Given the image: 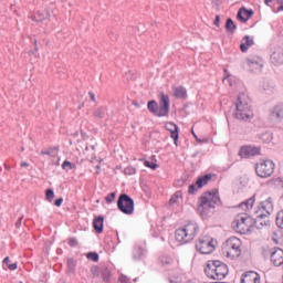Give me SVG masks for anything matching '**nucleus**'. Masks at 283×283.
Listing matches in <instances>:
<instances>
[{"label":"nucleus","instance_id":"473e14b6","mask_svg":"<svg viewBox=\"0 0 283 283\" xmlns=\"http://www.w3.org/2000/svg\"><path fill=\"white\" fill-rule=\"evenodd\" d=\"M182 198V191H177L169 200L170 207L174 205H178V199Z\"/></svg>","mask_w":283,"mask_h":283},{"label":"nucleus","instance_id":"ddd939ff","mask_svg":"<svg viewBox=\"0 0 283 283\" xmlns=\"http://www.w3.org/2000/svg\"><path fill=\"white\" fill-rule=\"evenodd\" d=\"M260 147L242 146L239 156H241V158H253V156H260Z\"/></svg>","mask_w":283,"mask_h":283},{"label":"nucleus","instance_id":"338daca9","mask_svg":"<svg viewBox=\"0 0 283 283\" xmlns=\"http://www.w3.org/2000/svg\"><path fill=\"white\" fill-rule=\"evenodd\" d=\"M21 151H25V148L22 147V148H21Z\"/></svg>","mask_w":283,"mask_h":283},{"label":"nucleus","instance_id":"9d476101","mask_svg":"<svg viewBox=\"0 0 283 283\" xmlns=\"http://www.w3.org/2000/svg\"><path fill=\"white\" fill-rule=\"evenodd\" d=\"M211 178H213L211 174H206L199 177L196 184H192L189 186L188 193H190V196L196 195V191H198V189H202V187H205L206 185H209Z\"/></svg>","mask_w":283,"mask_h":283},{"label":"nucleus","instance_id":"4be33fe9","mask_svg":"<svg viewBox=\"0 0 283 283\" xmlns=\"http://www.w3.org/2000/svg\"><path fill=\"white\" fill-rule=\"evenodd\" d=\"M45 19H50V9L38 11L36 14H34L32 18V20L36 23H41V21H45Z\"/></svg>","mask_w":283,"mask_h":283},{"label":"nucleus","instance_id":"6ab92c4d","mask_svg":"<svg viewBox=\"0 0 283 283\" xmlns=\"http://www.w3.org/2000/svg\"><path fill=\"white\" fill-rule=\"evenodd\" d=\"M261 209L265 211V216L273 213V198L269 197L265 201H262Z\"/></svg>","mask_w":283,"mask_h":283},{"label":"nucleus","instance_id":"58836bf2","mask_svg":"<svg viewBox=\"0 0 283 283\" xmlns=\"http://www.w3.org/2000/svg\"><path fill=\"white\" fill-rule=\"evenodd\" d=\"M134 260H140L143 258V248H137L133 254Z\"/></svg>","mask_w":283,"mask_h":283},{"label":"nucleus","instance_id":"0e129e2a","mask_svg":"<svg viewBox=\"0 0 283 283\" xmlns=\"http://www.w3.org/2000/svg\"><path fill=\"white\" fill-rule=\"evenodd\" d=\"M85 151H90V146H86V147H85Z\"/></svg>","mask_w":283,"mask_h":283},{"label":"nucleus","instance_id":"5fc2aeb1","mask_svg":"<svg viewBox=\"0 0 283 283\" xmlns=\"http://www.w3.org/2000/svg\"><path fill=\"white\" fill-rule=\"evenodd\" d=\"M3 264H7V266L10 264V256L3 259Z\"/></svg>","mask_w":283,"mask_h":283},{"label":"nucleus","instance_id":"bb28decb","mask_svg":"<svg viewBox=\"0 0 283 283\" xmlns=\"http://www.w3.org/2000/svg\"><path fill=\"white\" fill-rule=\"evenodd\" d=\"M238 30V25L235 22H233V19L228 18L226 21V31L228 34H235V31Z\"/></svg>","mask_w":283,"mask_h":283},{"label":"nucleus","instance_id":"f257e3e1","mask_svg":"<svg viewBox=\"0 0 283 283\" xmlns=\"http://www.w3.org/2000/svg\"><path fill=\"white\" fill-rule=\"evenodd\" d=\"M249 103L250 101L247 94L241 93L238 95L235 112L233 114L237 120H241L243 123H251V119L253 118V111L251 109V105Z\"/></svg>","mask_w":283,"mask_h":283},{"label":"nucleus","instance_id":"dca6fc26","mask_svg":"<svg viewBox=\"0 0 283 283\" xmlns=\"http://www.w3.org/2000/svg\"><path fill=\"white\" fill-rule=\"evenodd\" d=\"M241 283H260V274L255 271H248L242 274Z\"/></svg>","mask_w":283,"mask_h":283},{"label":"nucleus","instance_id":"393cba45","mask_svg":"<svg viewBox=\"0 0 283 283\" xmlns=\"http://www.w3.org/2000/svg\"><path fill=\"white\" fill-rule=\"evenodd\" d=\"M172 96H175V98H187V88H185V86H174Z\"/></svg>","mask_w":283,"mask_h":283},{"label":"nucleus","instance_id":"72a5a7b5","mask_svg":"<svg viewBox=\"0 0 283 283\" xmlns=\"http://www.w3.org/2000/svg\"><path fill=\"white\" fill-rule=\"evenodd\" d=\"M45 200L48 202H52V200H54V190L52 188L45 190Z\"/></svg>","mask_w":283,"mask_h":283},{"label":"nucleus","instance_id":"f03ea898","mask_svg":"<svg viewBox=\"0 0 283 283\" xmlns=\"http://www.w3.org/2000/svg\"><path fill=\"white\" fill-rule=\"evenodd\" d=\"M216 205H220V197L218 196V190L206 191L199 198L198 211L201 216H209L211 209H216Z\"/></svg>","mask_w":283,"mask_h":283},{"label":"nucleus","instance_id":"a211bd4d","mask_svg":"<svg viewBox=\"0 0 283 283\" xmlns=\"http://www.w3.org/2000/svg\"><path fill=\"white\" fill-rule=\"evenodd\" d=\"M251 17H253V11L251 9H247L244 7L239 9V11L237 13V19L239 21H241V23H247V21H249L251 19Z\"/></svg>","mask_w":283,"mask_h":283},{"label":"nucleus","instance_id":"864d4df0","mask_svg":"<svg viewBox=\"0 0 283 283\" xmlns=\"http://www.w3.org/2000/svg\"><path fill=\"white\" fill-rule=\"evenodd\" d=\"M81 134H82L83 140H87V138H88L87 133L81 130Z\"/></svg>","mask_w":283,"mask_h":283},{"label":"nucleus","instance_id":"39448f33","mask_svg":"<svg viewBox=\"0 0 283 283\" xmlns=\"http://www.w3.org/2000/svg\"><path fill=\"white\" fill-rule=\"evenodd\" d=\"M231 227L235 233L247 235V233L251 231V228L253 227V218L247 213L238 214L235 220L232 221Z\"/></svg>","mask_w":283,"mask_h":283},{"label":"nucleus","instance_id":"8fccbe9b","mask_svg":"<svg viewBox=\"0 0 283 283\" xmlns=\"http://www.w3.org/2000/svg\"><path fill=\"white\" fill-rule=\"evenodd\" d=\"M67 266H69L70 269H74V266H75V264H74V259H69V260H67Z\"/></svg>","mask_w":283,"mask_h":283},{"label":"nucleus","instance_id":"423d86ee","mask_svg":"<svg viewBox=\"0 0 283 283\" xmlns=\"http://www.w3.org/2000/svg\"><path fill=\"white\" fill-rule=\"evenodd\" d=\"M242 241L235 237L229 238L223 245V253H226L227 258H231V260H235V258H240L242 255Z\"/></svg>","mask_w":283,"mask_h":283},{"label":"nucleus","instance_id":"f704fd0d","mask_svg":"<svg viewBox=\"0 0 283 283\" xmlns=\"http://www.w3.org/2000/svg\"><path fill=\"white\" fill-rule=\"evenodd\" d=\"M276 226L279 229H283V210L276 214Z\"/></svg>","mask_w":283,"mask_h":283},{"label":"nucleus","instance_id":"680f3d73","mask_svg":"<svg viewBox=\"0 0 283 283\" xmlns=\"http://www.w3.org/2000/svg\"><path fill=\"white\" fill-rule=\"evenodd\" d=\"M280 6H283V0H276Z\"/></svg>","mask_w":283,"mask_h":283},{"label":"nucleus","instance_id":"c756f323","mask_svg":"<svg viewBox=\"0 0 283 283\" xmlns=\"http://www.w3.org/2000/svg\"><path fill=\"white\" fill-rule=\"evenodd\" d=\"M105 112H107V107L101 106L93 111L94 118H97L98 120L105 118Z\"/></svg>","mask_w":283,"mask_h":283},{"label":"nucleus","instance_id":"ea45409f","mask_svg":"<svg viewBox=\"0 0 283 283\" xmlns=\"http://www.w3.org/2000/svg\"><path fill=\"white\" fill-rule=\"evenodd\" d=\"M145 167H148V169H153V171H156L158 169V165L150 163L149 160L144 161Z\"/></svg>","mask_w":283,"mask_h":283},{"label":"nucleus","instance_id":"4c0bfd02","mask_svg":"<svg viewBox=\"0 0 283 283\" xmlns=\"http://www.w3.org/2000/svg\"><path fill=\"white\" fill-rule=\"evenodd\" d=\"M125 176H134L136 174V168L134 166H128L124 169Z\"/></svg>","mask_w":283,"mask_h":283},{"label":"nucleus","instance_id":"e433bc0d","mask_svg":"<svg viewBox=\"0 0 283 283\" xmlns=\"http://www.w3.org/2000/svg\"><path fill=\"white\" fill-rule=\"evenodd\" d=\"M116 200V192H111L105 197L106 205H112Z\"/></svg>","mask_w":283,"mask_h":283},{"label":"nucleus","instance_id":"69168bd1","mask_svg":"<svg viewBox=\"0 0 283 283\" xmlns=\"http://www.w3.org/2000/svg\"><path fill=\"white\" fill-rule=\"evenodd\" d=\"M279 10H283V6H280V7H279Z\"/></svg>","mask_w":283,"mask_h":283},{"label":"nucleus","instance_id":"c03bdc74","mask_svg":"<svg viewBox=\"0 0 283 283\" xmlns=\"http://www.w3.org/2000/svg\"><path fill=\"white\" fill-rule=\"evenodd\" d=\"M108 36L111 41H116L118 39V34L114 31H109Z\"/></svg>","mask_w":283,"mask_h":283},{"label":"nucleus","instance_id":"603ef678","mask_svg":"<svg viewBox=\"0 0 283 283\" xmlns=\"http://www.w3.org/2000/svg\"><path fill=\"white\" fill-rule=\"evenodd\" d=\"M88 96H90V98H91V101H92L93 103L96 102V95H94V93L88 92Z\"/></svg>","mask_w":283,"mask_h":283},{"label":"nucleus","instance_id":"6e6552de","mask_svg":"<svg viewBox=\"0 0 283 283\" xmlns=\"http://www.w3.org/2000/svg\"><path fill=\"white\" fill-rule=\"evenodd\" d=\"M259 178H271L275 172V164L272 160H261L255 166Z\"/></svg>","mask_w":283,"mask_h":283},{"label":"nucleus","instance_id":"f8f14e48","mask_svg":"<svg viewBox=\"0 0 283 283\" xmlns=\"http://www.w3.org/2000/svg\"><path fill=\"white\" fill-rule=\"evenodd\" d=\"M269 120H271V123H282L283 122V104L275 105L270 111Z\"/></svg>","mask_w":283,"mask_h":283},{"label":"nucleus","instance_id":"e2e57ef3","mask_svg":"<svg viewBox=\"0 0 283 283\" xmlns=\"http://www.w3.org/2000/svg\"><path fill=\"white\" fill-rule=\"evenodd\" d=\"M91 149L94 151V149H96V146L92 145Z\"/></svg>","mask_w":283,"mask_h":283},{"label":"nucleus","instance_id":"7c9ffc66","mask_svg":"<svg viewBox=\"0 0 283 283\" xmlns=\"http://www.w3.org/2000/svg\"><path fill=\"white\" fill-rule=\"evenodd\" d=\"M59 153V146L49 148L48 150H41V156H50L51 158H56Z\"/></svg>","mask_w":283,"mask_h":283},{"label":"nucleus","instance_id":"412c9836","mask_svg":"<svg viewBox=\"0 0 283 283\" xmlns=\"http://www.w3.org/2000/svg\"><path fill=\"white\" fill-rule=\"evenodd\" d=\"M271 63L273 65H282L283 63V52L282 50L274 51L270 56Z\"/></svg>","mask_w":283,"mask_h":283},{"label":"nucleus","instance_id":"2f4dec72","mask_svg":"<svg viewBox=\"0 0 283 283\" xmlns=\"http://www.w3.org/2000/svg\"><path fill=\"white\" fill-rule=\"evenodd\" d=\"M159 262L161 266H171V264H174V259L171 256H160Z\"/></svg>","mask_w":283,"mask_h":283},{"label":"nucleus","instance_id":"13d9d810","mask_svg":"<svg viewBox=\"0 0 283 283\" xmlns=\"http://www.w3.org/2000/svg\"><path fill=\"white\" fill-rule=\"evenodd\" d=\"M273 0H264L265 6H269Z\"/></svg>","mask_w":283,"mask_h":283},{"label":"nucleus","instance_id":"49530a36","mask_svg":"<svg viewBox=\"0 0 283 283\" xmlns=\"http://www.w3.org/2000/svg\"><path fill=\"white\" fill-rule=\"evenodd\" d=\"M33 43H34V51H29L30 55L34 54L35 52H39V46L36 45V39L33 40Z\"/></svg>","mask_w":283,"mask_h":283},{"label":"nucleus","instance_id":"9b49d317","mask_svg":"<svg viewBox=\"0 0 283 283\" xmlns=\"http://www.w3.org/2000/svg\"><path fill=\"white\" fill-rule=\"evenodd\" d=\"M158 107H159V118L169 116V107H170L169 95H165V93H160Z\"/></svg>","mask_w":283,"mask_h":283},{"label":"nucleus","instance_id":"4d7b16f0","mask_svg":"<svg viewBox=\"0 0 283 283\" xmlns=\"http://www.w3.org/2000/svg\"><path fill=\"white\" fill-rule=\"evenodd\" d=\"M20 166H21V167H30V164H28V163H25V161H22Z\"/></svg>","mask_w":283,"mask_h":283},{"label":"nucleus","instance_id":"1a4fd4ad","mask_svg":"<svg viewBox=\"0 0 283 283\" xmlns=\"http://www.w3.org/2000/svg\"><path fill=\"white\" fill-rule=\"evenodd\" d=\"M196 250L201 253V255H209L212 251H216V245L211 237H201L196 243Z\"/></svg>","mask_w":283,"mask_h":283},{"label":"nucleus","instance_id":"a18cd8bd","mask_svg":"<svg viewBox=\"0 0 283 283\" xmlns=\"http://www.w3.org/2000/svg\"><path fill=\"white\" fill-rule=\"evenodd\" d=\"M22 222H23V216L20 217V218L17 220V222H15V228H17V229H21Z\"/></svg>","mask_w":283,"mask_h":283},{"label":"nucleus","instance_id":"79ce46f5","mask_svg":"<svg viewBox=\"0 0 283 283\" xmlns=\"http://www.w3.org/2000/svg\"><path fill=\"white\" fill-rule=\"evenodd\" d=\"M74 165L72 163H70L69 160H64L62 164V169H73Z\"/></svg>","mask_w":283,"mask_h":283},{"label":"nucleus","instance_id":"c85d7f7f","mask_svg":"<svg viewBox=\"0 0 283 283\" xmlns=\"http://www.w3.org/2000/svg\"><path fill=\"white\" fill-rule=\"evenodd\" d=\"M101 277L103 282L108 283L109 280H112V271L107 266H102L101 268Z\"/></svg>","mask_w":283,"mask_h":283},{"label":"nucleus","instance_id":"5701e85b","mask_svg":"<svg viewBox=\"0 0 283 283\" xmlns=\"http://www.w3.org/2000/svg\"><path fill=\"white\" fill-rule=\"evenodd\" d=\"M105 222V218L103 216L95 217L93 220V229L95 233H103V224Z\"/></svg>","mask_w":283,"mask_h":283},{"label":"nucleus","instance_id":"f3484780","mask_svg":"<svg viewBox=\"0 0 283 283\" xmlns=\"http://www.w3.org/2000/svg\"><path fill=\"white\" fill-rule=\"evenodd\" d=\"M271 262L274 264V266H282L283 250L281 248H274V251L271 253Z\"/></svg>","mask_w":283,"mask_h":283},{"label":"nucleus","instance_id":"bf43d9fd","mask_svg":"<svg viewBox=\"0 0 283 283\" xmlns=\"http://www.w3.org/2000/svg\"><path fill=\"white\" fill-rule=\"evenodd\" d=\"M133 105H135V107H140V104H138L137 102H133Z\"/></svg>","mask_w":283,"mask_h":283},{"label":"nucleus","instance_id":"cd10ccee","mask_svg":"<svg viewBox=\"0 0 283 283\" xmlns=\"http://www.w3.org/2000/svg\"><path fill=\"white\" fill-rule=\"evenodd\" d=\"M262 60L260 57L256 59H248V65L250 69L253 70H261L262 69Z\"/></svg>","mask_w":283,"mask_h":283},{"label":"nucleus","instance_id":"0eeeda50","mask_svg":"<svg viewBox=\"0 0 283 283\" xmlns=\"http://www.w3.org/2000/svg\"><path fill=\"white\" fill-rule=\"evenodd\" d=\"M117 209L125 213V216H132L134 213V199L127 193L119 195L117 199Z\"/></svg>","mask_w":283,"mask_h":283},{"label":"nucleus","instance_id":"c9c22d12","mask_svg":"<svg viewBox=\"0 0 283 283\" xmlns=\"http://www.w3.org/2000/svg\"><path fill=\"white\" fill-rule=\"evenodd\" d=\"M87 260H91L92 262H98V254L96 252H88L86 254Z\"/></svg>","mask_w":283,"mask_h":283},{"label":"nucleus","instance_id":"774afa93","mask_svg":"<svg viewBox=\"0 0 283 283\" xmlns=\"http://www.w3.org/2000/svg\"><path fill=\"white\" fill-rule=\"evenodd\" d=\"M96 169H101V166H96Z\"/></svg>","mask_w":283,"mask_h":283},{"label":"nucleus","instance_id":"de8ad7c7","mask_svg":"<svg viewBox=\"0 0 283 283\" xmlns=\"http://www.w3.org/2000/svg\"><path fill=\"white\" fill-rule=\"evenodd\" d=\"M61 205H63V198L62 197L54 201L55 207H61Z\"/></svg>","mask_w":283,"mask_h":283},{"label":"nucleus","instance_id":"a878e982","mask_svg":"<svg viewBox=\"0 0 283 283\" xmlns=\"http://www.w3.org/2000/svg\"><path fill=\"white\" fill-rule=\"evenodd\" d=\"M253 205H255V195L251 198L247 199L245 201L241 202L239 207L243 209V211H249V209H253Z\"/></svg>","mask_w":283,"mask_h":283},{"label":"nucleus","instance_id":"3c124183","mask_svg":"<svg viewBox=\"0 0 283 283\" xmlns=\"http://www.w3.org/2000/svg\"><path fill=\"white\" fill-rule=\"evenodd\" d=\"M213 23L217 28H220V15H216Z\"/></svg>","mask_w":283,"mask_h":283},{"label":"nucleus","instance_id":"2eb2a0df","mask_svg":"<svg viewBox=\"0 0 283 283\" xmlns=\"http://www.w3.org/2000/svg\"><path fill=\"white\" fill-rule=\"evenodd\" d=\"M165 129L170 133V138H172L174 144L178 147V138H180L178 125L172 122H168L165 124Z\"/></svg>","mask_w":283,"mask_h":283},{"label":"nucleus","instance_id":"b1692460","mask_svg":"<svg viewBox=\"0 0 283 283\" xmlns=\"http://www.w3.org/2000/svg\"><path fill=\"white\" fill-rule=\"evenodd\" d=\"M147 109H148V112H150V114L160 118V109L158 106V102H156L155 99L149 101L147 103Z\"/></svg>","mask_w":283,"mask_h":283},{"label":"nucleus","instance_id":"4468645a","mask_svg":"<svg viewBox=\"0 0 283 283\" xmlns=\"http://www.w3.org/2000/svg\"><path fill=\"white\" fill-rule=\"evenodd\" d=\"M255 226L256 229H264V227H271V219L269 214L261 213L258 214L255 219H252V226Z\"/></svg>","mask_w":283,"mask_h":283},{"label":"nucleus","instance_id":"20e7f679","mask_svg":"<svg viewBox=\"0 0 283 283\" xmlns=\"http://www.w3.org/2000/svg\"><path fill=\"white\" fill-rule=\"evenodd\" d=\"M198 231H200L198 223H188L175 231V240L181 242V244H187V242H191L198 235Z\"/></svg>","mask_w":283,"mask_h":283},{"label":"nucleus","instance_id":"37998d69","mask_svg":"<svg viewBox=\"0 0 283 283\" xmlns=\"http://www.w3.org/2000/svg\"><path fill=\"white\" fill-rule=\"evenodd\" d=\"M69 245L74 248V247H78V240H76V238H70L69 239Z\"/></svg>","mask_w":283,"mask_h":283},{"label":"nucleus","instance_id":"6e6d98bb","mask_svg":"<svg viewBox=\"0 0 283 283\" xmlns=\"http://www.w3.org/2000/svg\"><path fill=\"white\" fill-rule=\"evenodd\" d=\"M119 282L122 283H127V276H120Z\"/></svg>","mask_w":283,"mask_h":283},{"label":"nucleus","instance_id":"09e8293b","mask_svg":"<svg viewBox=\"0 0 283 283\" xmlns=\"http://www.w3.org/2000/svg\"><path fill=\"white\" fill-rule=\"evenodd\" d=\"M8 270L9 271H17V263L8 264Z\"/></svg>","mask_w":283,"mask_h":283},{"label":"nucleus","instance_id":"7ed1b4c3","mask_svg":"<svg viewBox=\"0 0 283 283\" xmlns=\"http://www.w3.org/2000/svg\"><path fill=\"white\" fill-rule=\"evenodd\" d=\"M205 273L210 280H224L229 275V266L222 261L210 260L207 262Z\"/></svg>","mask_w":283,"mask_h":283},{"label":"nucleus","instance_id":"052dcab7","mask_svg":"<svg viewBox=\"0 0 283 283\" xmlns=\"http://www.w3.org/2000/svg\"><path fill=\"white\" fill-rule=\"evenodd\" d=\"M191 134L195 138H198V136L196 135V133L193 132V129H191Z\"/></svg>","mask_w":283,"mask_h":283},{"label":"nucleus","instance_id":"a19ab883","mask_svg":"<svg viewBox=\"0 0 283 283\" xmlns=\"http://www.w3.org/2000/svg\"><path fill=\"white\" fill-rule=\"evenodd\" d=\"M91 272L94 277H98L101 275V269L98 266H93Z\"/></svg>","mask_w":283,"mask_h":283},{"label":"nucleus","instance_id":"aec40b11","mask_svg":"<svg viewBox=\"0 0 283 283\" xmlns=\"http://www.w3.org/2000/svg\"><path fill=\"white\" fill-rule=\"evenodd\" d=\"M242 41H244V42H242V43L240 44V50H241V52H243V53L249 52V49H250L252 45H254V43H255V42L253 41V38H251V36H249V35L243 36Z\"/></svg>","mask_w":283,"mask_h":283}]
</instances>
